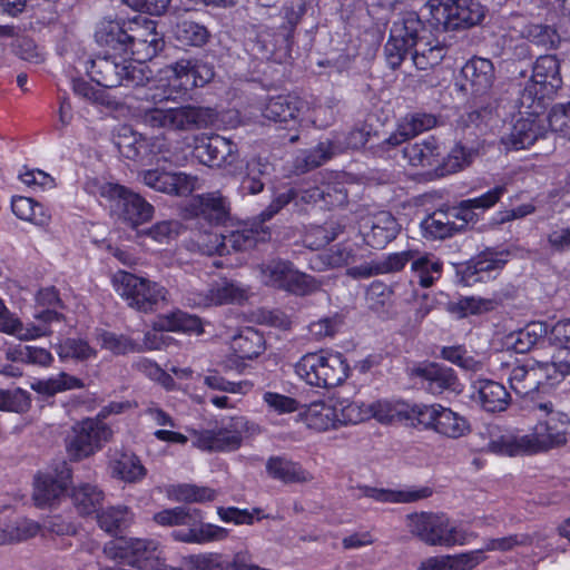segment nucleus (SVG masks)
<instances>
[{
    "instance_id": "obj_30",
    "label": "nucleus",
    "mask_w": 570,
    "mask_h": 570,
    "mask_svg": "<svg viewBox=\"0 0 570 570\" xmlns=\"http://www.w3.org/2000/svg\"><path fill=\"white\" fill-rule=\"evenodd\" d=\"M357 498H371L381 503H411L432 495V490L428 487L420 489L393 490L374 488L368 485H358L356 488Z\"/></svg>"
},
{
    "instance_id": "obj_19",
    "label": "nucleus",
    "mask_w": 570,
    "mask_h": 570,
    "mask_svg": "<svg viewBox=\"0 0 570 570\" xmlns=\"http://www.w3.org/2000/svg\"><path fill=\"white\" fill-rule=\"evenodd\" d=\"M345 411L348 413V420L355 423L370 417L389 423L394 420H405L407 404L392 400H377L368 404L353 402L346 406Z\"/></svg>"
},
{
    "instance_id": "obj_61",
    "label": "nucleus",
    "mask_w": 570,
    "mask_h": 570,
    "mask_svg": "<svg viewBox=\"0 0 570 570\" xmlns=\"http://www.w3.org/2000/svg\"><path fill=\"white\" fill-rule=\"evenodd\" d=\"M31 406L30 394L22 389L0 390V411L24 413Z\"/></svg>"
},
{
    "instance_id": "obj_24",
    "label": "nucleus",
    "mask_w": 570,
    "mask_h": 570,
    "mask_svg": "<svg viewBox=\"0 0 570 570\" xmlns=\"http://www.w3.org/2000/svg\"><path fill=\"white\" fill-rule=\"evenodd\" d=\"M527 115L528 117L525 118L521 117L517 119L512 125L510 132L502 136L501 142L508 149H525L535 141L548 138L546 130L538 119L540 114Z\"/></svg>"
},
{
    "instance_id": "obj_46",
    "label": "nucleus",
    "mask_w": 570,
    "mask_h": 570,
    "mask_svg": "<svg viewBox=\"0 0 570 570\" xmlns=\"http://www.w3.org/2000/svg\"><path fill=\"white\" fill-rule=\"evenodd\" d=\"M421 228L425 238L444 239L459 232L456 223L450 218L448 212H434L424 218Z\"/></svg>"
},
{
    "instance_id": "obj_36",
    "label": "nucleus",
    "mask_w": 570,
    "mask_h": 570,
    "mask_svg": "<svg viewBox=\"0 0 570 570\" xmlns=\"http://www.w3.org/2000/svg\"><path fill=\"white\" fill-rule=\"evenodd\" d=\"M273 165L262 157H254L247 161L246 174L242 179L240 189L244 194L256 195L264 189V179L269 177Z\"/></svg>"
},
{
    "instance_id": "obj_3",
    "label": "nucleus",
    "mask_w": 570,
    "mask_h": 570,
    "mask_svg": "<svg viewBox=\"0 0 570 570\" xmlns=\"http://www.w3.org/2000/svg\"><path fill=\"white\" fill-rule=\"evenodd\" d=\"M295 372L311 386L332 389L348 379L351 367L342 353L321 350L304 354L295 364Z\"/></svg>"
},
{
    "instance_id": "obj_13",
    "label": "nucleus",
    "mask_w": 570,
    "mask_h": 570,
    "mask_svg": "<svg viewBox=\"0 0 570 570\" xmlns=\"http://www.w3.org/2000/svg\"><path fill=\"white\" fill-rule=\"evenodd\" d=\"M154 540L118 538L107 542L104 553L111 560H120L140 570H159L166 566L157 554Z\"/></svg>"
},
{
    "instance_id": "obj_41",
    "label": "nucleus",
    "mask_w": 570,
    "mask_h": 570,
    "mask_svg": "<svg viewBox=\"0 0 570 570\" xmlns=\"http://www.w3.org/2000/svg\"><path fill=\"white\" fill-rule=\"evenodd\" d=\"M299 416L308 429L317 432L335 428L336 423L335 409L322 401L307 405Z\"/></svg>"
},
{
    "instance_id": "obj_48",
    "label": "nucleus",
    "mask_w": 570,
    "mask_h": 570,
    "mask_svg": "<svg viewBox=\"0 0 570 570\" xmlns=\"http://www.w3.org/2000/svg\"><path fill=\"white\" fill-rule=\"evenodd\" d=\"M166 493L170 500L185 503H205L216 499L215 490L188 483L170 485Z\"/></svg>"
},
{
    "instance_id": "obj_60",
    "label": "nucleus",
    "mask_w": 570,
    "mask_h": 570,
    "mask_svg": "<svg viewBox=\"0 0 570 570\" xmlns=\"http://www.w3.org/2000/svg\"><path fill=\"white\" fill-rule=\"evenodd\" d=\"M282 17L285 22L281 26L282 37L287 42L293 36L296 26L306 13V3L304 0H292L282 8Z\"/></svg>"
},
{
    "instance_id": "obj_52",
    "label": "nucleus",
    "mask_w": 570,
    "mask_h": 570,
    "mask_svg": "<svg viewBox=\"0 0 570 570\" xmlns=\"http://www.w3.org/2000/svg\"><path fill=\"white\" fill-rule=\"evenodd\" d=\"M174 36L184 46L200 47L208 41L210 35L205 26L191 20H181L176 23Z\"/></svg>"
},
{
    "instance_id": "obj_8",
    "label": "nucleus",
    "mask_w": 570,
    "mask_h": 570,
    "mask_svg": "<svg viewBox=\"0 0 570 570\" xmlns=\"http://www.w3.org/2000/svg\"><path fill=\"white\" fill-rule=\"evenodd\" d=\"M129 59V56L104 51L89 61L87 72L94 81L106 88L142 85L146 79L142 69L132 66Z\"/></svg>"
},
{
    "instance_id": "obj_34",
    "label": "nucleus",
    "mask_w": 570,
    "mask_h": 570,
    "mask_svg": "<svg viewBox=\"0 0 570 570\" xmlns=\"http://www.w3.org/2000/svg\"><path fill=\"white\" fill-rule=\"evenodd\" d=\"M424 23L415 12L405 13L401 20L395 21L391 35L406 43L411 49L417 47V43L428 39Z\"/></svg>"
},
{
    "instance_id": "obj_2",
    "label": "nucleus",
    "mask_w": 570,
    "mask_h": 570,
    "mask_svg": "<svg viewBox=\"0 0 570 570\" xmlns=\"http://www.w3.org/2000/svg\"><path fill=\"white\" fill-rule=\"evenodd\" d=\"M154 521L161 527L187 525V529H179L171 532L175 541L184 543L204 544L214 541H222L228 537V530L203 522L200 510L186 507H175L161 510L154 514Z\"/></svg>"
},
{
    "instance_id": "obj_21",
    "label": "nucleus",
    "mask_w": 570,
    "mask_h": 570,
    "mask_svg": "<svg viewBox=\"0 0 570 570\" xmlns=\"http://www.w3.org/2000/svg\"><path fill=\"white\" fill-rule=\"evenodd\" d=\"M108 188L110 197L118 199L120 217L131 227H137L151 218L154 207L140 195L120 185H109Z\"/></svg>"
},
{
    "instance_id": "obj_6",
    "label": "nucleus",
    "mask_w": 570,
    "mask_h": 570,
    "mask_svg": "<svg viewBox=\"0 0 570 570\" xmlns=\"http://www.w3.org/2000/svg\"><path fill=\"white\" fill-rule=\"evenodd\" d=\"M540 414L532 433L525 434L523 442L529 446L530 454L547 452L567 443L570 419L568 414L556 411L551 402L534 405Z\"/></svg>"
},
{
    "instance_id": "obj_22",
    "label": "nucleus",
    "mask_w": 570,
    "mask_h": 570,
    "mask_svg": "<svg viewBox=\"0 0 570 570\" xmlns=\"http://www.w3.org/2000/svg\"><path fill=\"white\" fill-rule=\"evenodd\" d=\"M508 253L487 249L468 262L459 272L461 281L466 286L484 282L491 273L502 269L508 262Z\"/></svg>"
},
{
    "instance_id": "obj_15",
    "label": "nucleus",
    "mask_w": 570,
    "mask_h": 570,
    "mask_svg": "<svg viewBox=\"0 0 570 570\" xmlns=\"http://www.w3.org/2000/svg\"><path fill=\"white\" fill-rule=\"evenodd\" d=\"M129 57L139 63L151 60L164 47L156 22L141 16L128 19Z\"/></svg>"
},
{
    "instance_id": "obj_49",
    "label": "nucleus",
    "mask_w": 570,
    "mask_h": 570,
    "mask_svg": "<svg viewBox=\"0 0 570 570\" xmlns=\"http://www.w3.org/2000/svg\"><path fill=\"white\" fill-rule=\"evenodd\" d=\"M548 335V326L542 322L529 323L522 330L510 335L512 348L517 353H527Z\"/></svg>"
},
{
    "instance_id": "obj_64",
    "label": "nucleus",
    "mask_w": 570,
    "mask_h": 570,
    "mask_svg": "<svg viewBox=\"0 0 570 570\" xmlns=\"http://www.w3.org/2000/svg\"><path fill=\"white\" fill-rule=\"evenodd\" d=\"M548 124L552 132L570 140V102L553 106L548 115Z\"/></svg>"
},
{
    "instance_id": "obj_59",
    "label": "nucleus",
    "mask_w": 570,
    "mask_h": 570,
    "mask_svg": "<svg viewBox=\"0 0 570 570\" xmlns=\"http://www.w3.org/2000/svg\"><path fill=\"white\" fill-rule=\"evenodd\" d=\"M62 315L53 308H45L43 311L37 312L35 318L41 322L39 325H30L26 328V332L20 331L17 335L22 340H35L41 336H48L52 333L50 330V323L60 321Z\"/></svg>"
},
{
    "instance_id": "obj_57",
    "label": "nucleus",
    "mask_w": 570,
    "mask_h": 570,
    "mask_svg": "<svg viewBox=\"0 0 570 570\" xmlns=\"http://www.w3.org/2000/svg\"><path fill=\"white\" fill-rule=\"evenodd\" d=\"M524 435H501L488 443V451L501 455H523L530 454L529 446L523 442Z\"/></svg>"
},
{
    "instance_id": "obj_5",
    "label": "nucleus",
    "mask_w": 570,
    "mask_h": 570,
    "mask_svg": "<svg viewBox=\"0 0 570 570\" xmlns=\"http://www.w3.org/2000/svg\"><path fill=\"white\" fill-rule=\"evenodd\" d=\"M115 292L126 302L127 306L140 313H154L168 302L165 286L149 278L118 271L112 275Z\"/></svg>"
},
{
    "instance_id": "obj_16",
    "label": "nucleus",
    "mask_w": 570,
    "mask_h": 570,
    "mask_svg": "<svg viewBox=\"0 0 570 570\" xmlns=\"http://www.w3.org/2000/svg\"><path fill=\"white\" fill-rule=\"evenodd\" d=\"M71 482V469L66 461L56 463L35 479L33 501L38 508L51 507L66 492Z\"/></svg>"
},
{
    "instance_id": "obj_43",
    "label": "nucleus",
    "mask_w": 570,
    "mask_h": 570,
    "mask_svg": "<svg viewBox=\"0 0 570 570\" xmlns=\"http://www.w3.org/2000/svg\"><path fill=\"white\" fill-rule=\"evenodd\" d=\"M446 55V47L438 39H425L417 43L412 53L414 66L419 70H428L441 63Z\"/></svg>"
},
{
    "instance_id": "obj_44",
    "label": "nucleus",
    "mask_w": 570,
    "mask_h": 570,
    "mask_svg": "<svg viewBox=\"0 0 570 570\" xmlns=\"http://www.w3.org/2000/svg\"><path fill=\"white\" fill-rule=\"evenodd\" d=\"M11 208L19 219L38 226H47L51 219V215L45 206L30 197L14 196L11 202Z\"/></svg>"
},
{
    "instance_id": "obj_11",
    "label": "nucleus",
    "mask_w": 570,
    "mask_h": 570,
    "mask_svg": "<svg viewBox=\"0 0 570 570\" xmlns=\"http://www.w3.org/2000/svg\"><path fill=\"white\" fill-rule=\"evenodd\" d=\"M248 430V421L244 416L226 417L215 429L191 430L193 446L206 452L236 451Z\"/></svg>"
},
{
    "instance_id": "obj_35",
    "label": "nucleus",
    "mask_w": 570,
    "mask_h": 570,
    "mask_svg": "<svg viewBox=\"0 0 570 570\" xmlns=\"http://www.w3.org/2000/svg\"><path fill=\"white\" fill-rule=\"evenodd\" d=\"M110 469L112 476L129 483L139 482L147 473L140 459L131 452L116 453L110 461Z\"/></svg>"
},
{
    "instance_id": "obj_4",
    "label": "nucleus",
    "mask_w": 570,
    "mask_h": 570,
    "mask_svg": "<svg viewBox=\"0 0 570 570\" xmlns=\"http://www.w3.org/2000/svg\"><path fill=\"white\" fill-rule=\"evenodd\" d=\"M562 86L560 61L553 55L540 56L532 69V77L520 94L523 114H541L546 100H550Z\"/></svg>"
},
{
    "instance_id": "obj_45",
    "label": "nucleus",
    "mask_w": 570,
    "mask_h": 570,
    "mask_svg": "<svg viewBox=\"0 0 570 570\" xmlns=\"http://www.w3.org/2000/svg\"><path fill=\"white\" fill-rule=\"evenodd\" d=\"M134 521V513L126 505L108 507L97 512V522L99 527L110 534L127 529Z\"/></svg>"
},
{
    "instance_id": "obj_14",
    "label": "nucleus",
    "mask_w": 570,
    "mask_h": 570,
    "mask_svg": "<svg viewBox=\"0 0 570 570\" xmlns=\"http://www.w3.org/2000/svg\"><path fill=\"white\" fill-rule=\"evenodd\" d=\"M110 428L98 419L76 423L66 439V449L72 460L86 459L102 448L111 438Z\"/></svg>"
},
{
    "instance_id": "obj_23",
    "label": "nucleus",
    "mask_w": 570,
    "mask_h": 570,
    "mask_svg": "<svg viewBox=\"0 0 570 570\" xmlns=\"http://www.w3.org/2000/svg\"><path fill=\"white\" fill-rule=\"evenodd\" d=\"M196 326H198V320L180 311L163 316L155 323L154 330L145 334L142 344H139L141 352L161 348L165 344L164 331L186 332Z\"/></svg>"
},
{
    "instance_id": "obj_32",
    "label": "nucleus",
    "mask_w": 570,
    "mask_h": 570,
    "mask_svg": "<svg viewBox=\"0 0 570 570\" xmlns=\"http://www.w3.org/2000/svg\"><path fill=\"white\" fill-rule=\"evenodd\" d=\"M475 401L487 412H502L510 403V394L501 383L491 380H479L474 383Z\"/></svg>"
},
{
    "instance_id": "obj_10",
    "label": "nucleus",
    "mask_w": 570,
    "mask_h": 570,
    "mask_svg": "<svg viewBox=\"0 0 570 570\" xmlns=\"http://www.w3.org/2000/svg\"><path fill=\"white\" fill-rule=\"evenodd\" d=\"M426 7L435 26L446 31L471 28L485 17V9L478 0H430Z\"/></svg>"
},
{
    "instance_id": "obj_20",
    "label": "nucleus",
    "mask_w": 570,
    "mask_h": 570,
    "mask_svg": "<svg viewBox=\"0 0 570 570\" xmlns=\"http://www.w3.org/2000/svg\"><path fill=\"white\" fill-rule=\"evenodd\" d=\"M401 230L395 217L389 212H379L361 223V233L365 243L376 249L384 248Z\"/></svg>"
},
{
    "instance_id": "obj_58",
    "label": "nucleus",
    "mask_w": 570,
    "mask_h": 570,
    "mask_svg": "<svg viewBox=\"0 0 570 570\" xmlns=\"http://www.w3.org/2000/svg\"><path fill=\"white\" fill-rule=\"evenodd\" d=\"M98 342L100 343L101 348L110 351L115 355L141 352V347L134 340L108 331H102L98 335Z\"/></svg>"
},
{
    "instance_id": "obj_27",
    "label": "nucleus",
    "mask_w": 570,
    "mask_h": 570,
    "mask_svg": "<svg viewBox=\"0 0 570 570\" xmlns=\"http://www.w3.org/2000/svg\"><path fill=\"white\" fill-rule=\"evenodd\" d=\"M413 375L422 379L425 382V387L433 394L460 391V383L454 370L442 364H421L413 368Z\"/></svg>"
},
{
    "instance_id": "obj_55",
    "label": "nucleus",
    "mask_w": 570,
    "mask_h": 570,
    "mask_svg": "<svg viewBox=\"0 0 570 570\" xmlns=\"http://www.w3.org/2000/svg\"><path fill=\"white\" fill-rule=\"evenodd\" d=\"M56 351L62 361L71 358L78 362H85L97 355V351L91 347L86 340L78 337H68L61 341L56 346Z\"/></svg>"
},
{
    "instance_id": "obj_7",
    "label": "nucleus",
    "mask_w": 570,
    "mask_h": 570,
    "mask_svg": "<svg viewBox=\"0 0 570 570\" xmlns=\"http://www.w3.org/2000/svg\"><path fill=\"white\" fill-rule=\"evenodd\" d=\"M146 126L171 131H193L206 128L214 121L209 108L185 105L175 108H150L142 115Z\"/></svg>"
},
{
    "instance_id": "obj_28",
    "label": "nucleus",
    "mask_w": 570,
    "mask_h": 570,
    "mask_svg": "<svg viewBox=\"0 0 570 570\" xmlns=\"http://www.w3.org/2000/svg\"><path fill=\"white\" fill-rule=\"evenodd\" d=\"M303 101L295 95H278L267 99L262 115L269 121L278 124H297Z\"/></svg>"
},
{
    "instance_id": "obj_62",
    "label": "nucleus",
    "mask_w": 570,
    "mask_h": 570,
    "mask_svg": "<svg viewBox=\"0 0 570 570\" xmlns=\"http://www.w3.org/2000/svg\"><path fill=\"white\" fill-rule=\"evenodd\" d=\"M499 302L495 298H482V297H463L453 307V312L459 317H465L468 315H476L485 312H490L498 306Z\"/></svg>"
},
{
    "instance_id": "obj_26",
    "label": "nucleus",
    "mask_w": 570,
    "mask_h": 570,
    "mask_svg": "<svg viewBox=\"0 0 570 570\" xmlns=\"http://www.w3.org/2000/svg\"><path fill=\"white\" fill-rule=\"evenodd\" d=\"M128 19L104 20L99 23L95 37L105 52L129 56Z\"/></svg>"
},
{
    "instance_id": "obj_31",
    "label": "nucleus",
    "mask_w": 570,
    "mask_h": 570,
    "mask_svg": "<svg viewBox=\"0 0 570 570\" xmlns=\"http://www.w3.org/2000/svg\"><path fill=\"white\" fill-rule=\"evenodd\" d=\"M436 126V117L432 114L413 112L403 117L396 130L386 139V144L395 147L402 142L430 130Z\"/></svg>"
},
{
    "instance_id": "obj_63",
    "label": "nucleus",
    "mask_w": 570,
    "mask_h": 570,
    "mask_svg": "<svg viewBox=\"0 0 570 570\" xmlns=\"http://www.w3.org/2000/svg\"><path fill=\"white\" fill-rule=\"evenodd\" d=\"M441 356L466 371L478 372L483 367L482 362L469 355L462 345L444 346L441 350Z\"/></svg>"
},
{
    "instance_id": "obj_38",
    "label": "nucleus",
    "mask_w": 570,
    "mask_h": 570,
    "mask_svg": "<svg viewBox=\"0 0 570 570\" xmlns=\"http://www.w3.org/2000/svg\"><path fill=\"white\" fill-rule=\"evenodd\" d=\"M230 206L220 193H208L198 197V215L214 224H224L229 217Z\"/></svg>"
},
{
    "instance_id": "obj_47",
    "label": "nucleus",
    "mask_w": 570,
    "mask_h": 570,
    "mask_svg": "<svg viewBox=\"0 0 570 570\" xmlns=\"http://www.w3.org/2000/svg\"><path fill=\"white\" fill-rule=\"evenodd\" d=\"M232 348L238 358L253 360L264 352L265 343L262 334L248 327L233 337Z\"/></svg>"
},
{
    "instance_id": "obj_18",
    "label": "nucleus",
    "mask_w": 570,
    "mask_h": 570,
    "mask_svg": "<svg viewBox=\"0 0 570 570\" xmlns=\"http://www.w3.org/2000/svg\"><path fill=\"white\" fill-rule=\"evenodd\" d=\"M461 88L474 98L485 97L491 92L495 80L494 66L490 59L472 57L461 69Z\"/></svg>"
},
{
    "instance_id": "obj_42",
    "label": "nucleus",
    "mask_w": 570,
    "mask_h": 570,
    "mask_svg": "<svg viewBox=\"0 0 570 570\" xmlns=\"http://www.w3.org/2000/svg\"><path fill=\"white\" fill-rule=\"evenodd\" d=\"M71 501L81 515H89L98 512L104 501V492L94 484L81 483L71 491Z\"/></svg>"
},
{
    "instance_id": "obj_50",
    "label": "nucleus",
    "mask_w": 570,
    "mask_h": 570,
    "mask_svg": "<svg viewBox=\"0 0 570 570\" xmlns=\"http://www.w3.org/2000/svg\"><path fill=\"white\" fill-rule=\"evenodd\" d=\"M83 387L80 379L66 372L47 380H37L31 383V389L42 395L53 396L57 393Z\"/></svg>"
},
{
    "instance_id": "obj_25",
    "label": "nucleus",
    "mask_w": 570,
    "mask_h": 570,
    "mask_svg": "<svg viewBox=\"0 0 570 570\" xmlns=\"http://www.w3.org/2000/svg\"><path fill=\"white\" fill-rule=\"evenodd\" d=\"M245 298V289L233 282L224 281L206 291L190 292L187 302L195 307L238 303Z\"/></svg>"
},
{
    "instance_id": "obj_9",
    "label": "nucleus",
    "mask_w": 570,
    "mask_h": 570,
    "mask_svg": "<svg viewBox=\"0 0 570 570\" xmlns=\"http://www.w3.org/2000/svg\"><path fill=\"white\" fill-rule=\"evenodd\" d=\"M261 282L277 289L295 295H311L321 289L322 282L297 271L294 265L284 259H271L257 265Z\"/></svg>"
},
{
    "instance_id": "obj_39",
    "label": "nucleus",
    "mask_w": 570,
    "mask_h": 570,
    "mask_svg": "<svg viewBox=\"0 0 570 570\" xmlns=\"http://www.w3.org/2000/svg\"><path fill=\"white\" fill-rule=\"evenodd\" d=\"M404 157L412 166L431 167L440 161V145L434 137L415 142L403 149Z\"/></svg>"
},
{
    "instance_id": "obj_51",
    "label": "nucleus",
    "mask_w": 570,
    "mask_h": 570,
    "mask_svg": "<svg viewBox=\"0 0 570 570\" xmlns=\"http://www.w3.org/2000/svg\"><path fill=\"white\" fill-rule=\"evenodd\" d=\"M40 531L38 522L21 518L0 528V546L10 544L33 538Z\"/></svg>"
},
{
    "instance_id": "obj_1",
    "label": "nucleus",
    "mask_w": 570,
    "mask_h": 570,
    "mask_svg": "<svg viewBox=\"0 0 570 570\" xmlns=\"http://www.w3.org/2000/svg\"><path fill=\"white\" fill-rule=\"evenodd\" d=\"M404 521L409 533L429 547L464 546L476 538L475 533L452 522L444 513L412 512L405 515Z\"/></svg>"
},
{
    "instance_id": "obj_54",
    "label": "nucleus",
    "mask_w": 570,
    "mask_h": 570,
    "mask_svg": "<svg viewBox=\"0 0 570 570\" xmlns=\"http://www.w3.org/2000/svg\"><path fill=\"white\" fill-rule=\"evenodd\" d=\"M468 431L469 424L464 417L460 416L451 409L441 405L436 420L435 432L448 438L456 439L464 435Z\"/></svg>"
},
{
    "instance_id": "obj_37",
    "label": "nucleus",
    "mask_w": 570,
    "mask_h": 570,
    "mask_svg": "<svg viewBox=\"0 0 570 570\" xmlns=\"http://www.w3.org/2000/svg\"><path fill=\"white\" fill-rule=\"evenodd\" d=\"M116 145L124 157L132 160L142 159L148 154H165L163 145L150 144L145 137L134 132L119 136Z\"/></svg>"
},
{
    "instance_id": "obj_17",
    "label": "nucleus",
    "mask_w": 570,
    "mask_h": 570,
    "mask_svg": "<svg viewBox=\"0 0 570 570\" xmlns=\"http://www.w3.org/2000/svg\"><path fill=\"white\" fill-rule=\"evenodd\" d=\"M194 142L195 157L206 166H232L238 159L237 145L219 135L212 137L196 136Z\"/></svg>"
},
{
    "instance_id": "obj_12",
    "label": "nucleus",
    "mask_w": 570,
    "mask_h": 570,
    "mask_svg": "<svg viewBox=\"0 0 570 570\" xmlns=\"http://www.w3.org/2000/svg\"><path fill=\"white\" fill-rule=\"evenodd\" d=\"M554 374L549 362L514 364L508 381L515 394L533 400L534 394H548L557 385Z\"/></svg>"
},
{
    "instance_id": "obj_53",
    "label": "nucleus",
    "mask_w": 570,
    "mask_h": 570,
    "mask_svg": "<svg viewBox=\"0 0 570 570\" xmlns=\"http://www.w3.org/2000/svg\"><path fill=\"white\" fill-rule=\"evenodd\" d=\"M355 262L354 250L350 247L335 246L334 248L318 254L312 261V267L317 271L340 268Z\"/></svg>"
},
{
    "instance_id": "obj_40",
    "label": "nucleus",
    "mask_w": 570,
    "mask_h": 570,
    "mask_svg": "<svg viewBox=\"0 0 570 570\" xmlns=\"http://www.w3.org/2000/svg\"><path fill=\"white\" fill-rule=\"evenodd\" d=\"M442 269L443 263L432 254L415 253L411 264L413 277L424 288L432 286L441 277Z\"/></svg>"
},
{
    "instance_id": "obj_29",
    "label": "nucleus",
    "mask_w": 570,
    "mask_h": 570,
    "mask_svg": "<svg viewBox=\"0 0 570 570\" xmlns=\"http://www.w3.org/2000/svg\"><path fill=\"white\" fill-rule=\"evenodd\" d=\"M481 551L459 554L433 556L423 559L417 570H472L485 560Z\"/></svg>"
},
{
    "instance_id": "obj_56",
    "label": "nucleus",
    "mask_w": 570,
    "mask_h": 570,
    "mask_svg": "<svg viewBox=\"0 0 570 570\" xmlns=\"http://www.w3.org/2000/svg\"><path fill=\"white\" fill-rule=\"evenodd\" d=\"M480 146L479 140L471 144L469 141L456 144L444 160V170L449 174L455 173L470 165L473 156L478 154Z\"/></svg>"
},
{
    "instance_id": "obj_33",
    "label": "nucleus",
    "mask_w": 570,
    "mask_h": 570,
    "mask_svg": "<svg viewBox=\"0 0 570 570\" xmlns=\"http://www.w3.org/2000/svg\"><path fill=\"white\" fill-rule=\"evenodd\" d=\"M266 471L273 479L283 483H306L311 482L313 475L304 470L301 464L282 456H272L267 460Z\"/></svg>"
}]
</instances>
